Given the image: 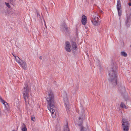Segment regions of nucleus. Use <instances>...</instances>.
Returning a JSON list of instances; mask_svg holds the SVG:
<instances>
[{"label":"nucleus","instance_id":"1","mask_svg":"<svg viewBox=\"0 0 131 131\" xmlns=\"http://www.w3.org/2000/svg\"><path fill=\"white\" fill-rule=\"evenodd\" d=\"M46 99L47 102L48 108L51 113L52 117L55 118L56 113L54 109L55 103L54 95L51 90L48 91Z\"/></svg>","mask_w":131,"mask_h":131},{"label":"nucleus","instance_id":"2","mask_svg":"<svg viewBox=\"0 0 131 131\" xmlns=\"http://www.w3.org/2000/svg\"><path fill=\"white\" fill-rule=\"evenodd\" d=\"M110 76L109 80L111 81L113 86H116L117 84V75L116 73V68L114 66L109 71Z\"/></svg>","mask_w":131,"mask_h":131},{"label":"nucleus","instance_id":"3","mask_svg":"<svg viewBox=\"0 0 131 131\" xmlns=\"http://www.w3.org/2000/svg\"><path fill=\"white\" fill-rule=\"evenodd\" d=\"M31 91V86L26 83L25 84V86L23 88V95L24 99L25 105L27 106L29 104V93Z\"/></svg>","mask_w":131,"mask_h":131},{"label":"nucleus","instance_id":"4","mask_svg":"<svg viewBox=\"0 0 131 131\" xmlns=\"http://www.w3.org/2000/svg\"><path fill=\"white\" fill-rule=\"evenodd\" d=\"M91 20L93 24L95 26H97L100 24V19L97 16L93 15L91 18Z\"/></svg>","mask_w":131,"mask_h":131},{"label":"nucleus","instance_id":"5","mask_svg":"<svg viewBox=\"0 0 131 131\" xmlns=\"http://www.w3.org/2000/svg\"><path fill=\"white\" fill-rule=\"evenodd\" d=\"M62 96L64 102V103L66 106V110L68 112L69 111V106L67 97V94L65 92L63 94Z\"/></svg>","mask_w":131,"mask_h":131},{"label":"nucleus","instance_id":"6","mask_svg":"<svg viewBox=\"0 0 131 131\" xmlns=\"http://www.w3.org/2000/svg\"><path fill=\"white\" fill-rule=\"evenodd\" d=\"M122 123L123 130L124 131H128L129 123L127 121V119H126L123 118Z\"/></svg>","mask_w":131,"mask_h":131},{"label":"nucleus","instance_id":"7","mask_svg":"<svg viewBox=\"0 0 131 131\" xmlns=\"http://www.w3.org/2000/svg\"><path fill=\"white\" fill-rule=\"evenodd\" d=\"M118 14L119 17L122 15V7L121 1L120 0H117L116 5Z\"/></svg>","mask_w":131,"mask_h":131},{"label":"nucleus","instance_id":"8","mask_svg":"<svg viewBox=\"0 0 131 131\" xmlns=\"http://www.w3.org/2000/svg\"><path fill=\"white\" fill-rule=\"evenodd\" d=\"M22 67L24 70H26L27 69V66L26 63L21 60L19 59L18 61L17 62Z\"/></svg>","mask_w":131,"mask_h":131},{"label":"nucleus","instance_id":"9","mask_svg":"<svg viewBox=\"0 0 131 131\" xmlns=\"http://www.w3.org/2000/svg\"><path fill=\"white\" fill-rule=\"evenodd\" d=\"M71 47V45L70 42L68 41H66L65 42V49L68 52H70L71 51V50L70 49Z\"/></svg>","mask_w":131,"mask_h":131},{"label":"nucleus","instance_id":"10","mask_svg":"<svg viewBox=\"0 0 131 131\" xmlns=\"http://www.w3.org/2000/svg\"><path fill=\"white\" fill-rule=\"evenodd\" d=\"M0 100L1 102L5 106V109L7 110L8 107V103L3 100L2 97L0 96Z\"/></svg>","mask_w":131,"mask_h":131},{"label":"nucleus","instance_id":"11","mask_svg":"<svg viewBox=\"0 0 131 131\" xmlns=\"http://www.w3.org/2000/svg\"><path fill=\"white\" fill-rule=\"evenodd\" d=\"M81 22L83 25H85L87 23V18L85 15H83L82 17Z\"/></svg>","mask_w":131,"mask_h":131},{"label":"nucleus","instance_id":"12","mask_svg":"<svg viewBox=\"0 0 131 131\" xmlns=\"http://www.w3.org/2000/svg\"><path fill=\"white\" fill-rule=\"evenodd\" d=\"M83 122V118L79 117V121L78 122L77 125L79 127L82 126V124Z\"/></svg>","mask_w":131,"mask_h":131},{"label":"nucleus","instance_id":"13","mask_svg":"<svg viewBox=\"0 0 131 131\" xmlns=\"http://www.w3.org/2000/svg\"><path fill=\"white\" fill-rule=\"evenodd\" d=\"M62 26L63 29H64V30L65 32H67L68 31V28L67 27V25L65 23H63L62 24Z\"/></svg>","mask_w":131,"mask_h":131},{"label":"nucleus","instance_id":"14","mask_svg":"<svg viewBox=\"0 0 131 131\" xmlns=\"http://www.w3.org/2000/svg\"><path fill=\"white\" fill-rule=\"evenodd\" d=\"M129 19L128 17L126 18L125 25L127 27H129L130 25V23L129 22Z\"/></svg>","mask_w":131,"mask_h":131},{"label":"nucleus","instance_id":"15","mask_svg":"<svg viewBox=\"0 0 131 131\" xmlns=\"http://www.w3.org/2000/svg\"><path fill=\"white\" fill-rule=\"evenodd\" d=\"M79 127L80 131H87L86 128L83 126Z\"/></svg>","mask_w":131,"mask_h":131},{"label":"nucleus","instance_id":"16","mask_svg":"<svg viewBox=\"0 0 131 131\" xmlns=\"http://www.w3.org/2000/svg\"><path fill=\"white\" fill-rule=\"evenodd\" d=\"M67 124L64 126L63 131H70L68 128V123H67Z\"/></svg>","mask_w":131,"mask_h":131},{"label":"nucleus","instance_id":"17","mask_svg":"<svg viewBox=\"0 0 131 131\" xmlns=\"http://www.w3.org/2000/svg\"><path fill=\"white\" fill-rule=\"evenodd\" d=\"M120 106L122 108H124L125 109H127V107L122 102L120 105Z\"/></svg>","mask_w":131,"mask_h":131},{"label":"nucleus","instance_id":"18","mask_svg":"<svg viewBox=\"0 0 131 131\" xmlns=\"http://www.w3.org/2000/svg\"><path fill=\"white\" fill-rule=\"evenodd\" d=\"M119 89L122 92H125V88L124 86H121L119 88Z\"/></svg>","mask_w":131,"mask_h":131},{"label":"nucleus","instance_id":"19","mask_svg":"<svg viewBox=\"0 0 131 131\" xmlns=\"http://www.w3.org/2000/svg\"><path fill=\"white\" fill-rule=\"evenodd\" d=\"M77 48L76 43L75 42H73L72 45V48L73 50H75Z\"/></svg>","mask_w":131,"mask_h":131},{"label":"nucleus","instance_id":"20","mask_svg":"<svg viewBox=\"0 0 131 131\" xmlns=\"http://www.w3.org/2000/svg\"><path fill=\"white\" fill-rule=\"evenodd\" d=\"M12 54L13 55V56L15 57V60L17 62L19 60V59H20V58L16 56V54L14 53H12Z\"/></svg>","mask_w":131,"mask_h":131},{"label":"nucleus","instance_id":"21","mask_svg":"<svg viewBox=\"0 0 131 131\" xmlns=\"http://www.w3.org/2000/svg\"><path fill=\"white\" fill-rule=\"evenodd\" d=\"M22 131H27V129L25 125V124L23 123L22 125Z\"/></svg>","mask_w":131,"mask_h":131},{"label":"nucleus","instance_id":"22","mask_svg":"<svg viewBox=\"0 0 131 131\" xmlns=\"http://www.w3.org/2000/svg\"><path fill=\"white\" fill-rule=\"evenodd\" d=\"M121 55L124 56V57H126L127 56V54L124 51H122L121 52Z\"/></svg>","mask_w":131,"mask_h":131},{"label":"nucleus","instance_id":"23","mask_svg":"<svg viewBox=\"0 0 131 131\" xmlns=\"http://www.w3.org/2000/svg\"><path fill=\"white\" fill-rule=\"evenodd\" d=\"M81 109L82 110V111H81V113L82 114V116L84 115V116H85V114H84V110L82 108V107Z\"/></svg>","mask_w":131,"mask_h":131},{"label":"nucleus","instance_id":"24","mask_svg":"<svg viewBox=\"0 0 131 131\" xmlns=\"http://www.w3.org/2000/svg\"><path fill=\"white\" fill-rule=\"evenodd\" d=\"M124 98L125 99V100L126 101L128 99V95L127 94H126V96L124 97Z\"/></svg>","mask_w":131,"mask_h":131},{"label":"nucleus","instance_id":"25","mask_svg":"<svg viewBox=\"0 0 131 131\" xmlns=\"http://www.w3.org/2000/svg\"><path fill=\"white\" fill-rule=\"evenodd\" d=\"M5 4H6L7 6L8 7V8H10V6L9 5V3H7L6 2L5 3Z\"/></svg>","mask_w":131,"mask_h":131},{"label":"nucleus","instance_id":"26","mask_svg":"<svg viewBox=\"0 0 131 131\" xmlns=\"http://www.w3.org/2000/svg\"><path fill=\"white\" fill-rule=\"evenodd\" d=\"M35 118V117H34V116H32L31 118V120H32L33 121H34V119Z\"/></svg>","mask_w":131,"mask_h":131},{"label":"nucleus","instance_id":"27","mask_svg":"<svg viewBox=\"0 0 131 131\" xmlns=\"http://www.w3.org/2000/svg\"><path fill=\"white\" fill-rule=\"evenodd\" d=\"M37 17L38 18H39L40 19H41V17H40V16L39 15V14L38 12H37Z\"/></svg>","mask_w":131,"mask_h":131},{"label":"nucleus","instance_id":"28","mask_svg":"<svg viewBox=\"0 0 131 131\" xmlns=\"http://www.w3.org/2000/svg\"><path fill=\"white\" fill-rule=\"evenodd\" d=\"M128 5L129 6H131V3H128Z\"/></svg>","mask_w":131,"mask_h":131},{"label":"nucleus","instance_id":"29","mask_svg":"<svg viewBox=\"0 0 131 131\" xmlns=\"http://www.w3.org/2000/svg\"><path fill=\"white\" fill-rule=\"evenodd\" d=\"M44 22H45V27L46 28H47V26H46V23H45V22L44 20Z\"/></svg>","mask_w":131,"mask_h":131},{"label":"nucleus","instance_id":"30","mask_svg":"<svg viewBox=\"0 0 131 131\" xmlns=\"http://www.w3.org/2000/svg\"><path fill=\"white\" fill-rule=\"evenodd\" d=\"M11 2H13L14 0H9Z\"/></svg>","mask_w":131,"mask_h":131},{"label":"nucleus","instance_id":"31","mask_svg":"<svg viewBox=\"0 0 131 131\" xmlns=\"http://www.w3.org/2000/svg\"><path fill=\"white\" fill-rule=\"evenodd\" d=\"M42 57L40 56V57L39 59H40V60H41L42 59Z\"/></svg>","mask_w":131,"mask_h":131},{"label":"nucleus","instance_id":"32","mask_svg":"<svg viewBox=\"0 0 131 131\" xmlns=\"http://www.w3.org/2000/svg\"><path fill=\"white\" fill-rule=\"evenodd\" d=\"M78 111H79V113H80V110H79Z\"/></svg>","mask_w":131,"mask_h":131},{"label":"nucleus","instance_id":"33","mask_svg":"<svg viewBox=\"0 0 131 131\" xmlns=\"http://www.w3.org/2000/svg\"><path fill=\"white\" fill-rule=\"evenodd\" d=\"M13 131H16V130H13Z\"/></svg>","mask_w":131,"mask_h":131},{"label":"nucleus","instance_id":"34","mask_svg":"<svg viewBox=\"0 0 131 131\" xmlns=\"http://www.w3.org/2000/svg\"><path fill=\"white\" fill-rule=\"evenodd\" d=\"M91 1H93V0H91Z\"/></svg>","mask_w":131,"mask_h":131},{"label":"nucleus","instance_id":"35","mask_svg":"<svg viewBox=\"0 0 131 131\" xmlns=\"http://www.w3.org/2000/svg\"><path fill=\"white\" fill-rule=\"evenodd\" d=\"M102 12V11L101 10V12Z\"/></svg>","mask_w":131,"mask_h":131},{"label":"nucleus","instance_id":"36","mask_svg":"<svg viewBox=\"0 0 131 131\" xmlns=\"http://www.w3.org/2000/svg\"><path fill=\"white\" fill-rule=\"evenodd\" d=\"M101 66H100V68H101Z\"/></svg>","mask_w":131,"mask_h":131},{"label":"nucleus","instance_id":"37","mask_svg":"<svg viewBox=\"0 0 131 131\" xmlns=\"http://www.w3.org/2000/svg\"><path fill=\"white\" fill-rule=\"evenodd\" d=\"M130 1H131V0H130Z\"/></svg>","mask_w":131,"mask_h":131}]
</instances>
